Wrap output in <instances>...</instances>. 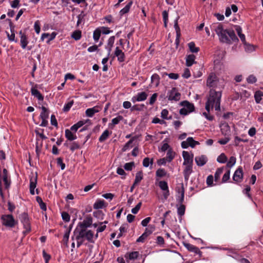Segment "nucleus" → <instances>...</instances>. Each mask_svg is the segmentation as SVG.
<instances>
[{"instance_id": "nucleus-1", "label": "nucleus", "mask_w": 263, "mask_h": 263, "mask_svg": "<svg viewBox=\"0 0 263 263\" xmlns=\"http://www.w3.org/2000/svg\"><path fill=\"white\" fill-rule=\"evenodd\" d=\"M210 28L212 31L215 32L219 41L221 43L231 44L238 41V39L234 30L225 28L221 23H213L211 25Z\"/></svg>"}, {"instance_id": "nucleus-2", "label": "nucleus", "mask_w": 263, "mask_h": 263, "mask_svg": "<svg viewBox=\"0 0 263 263\" xmlns=\"http://www.w3.org/2000/svg\"><path fill=\"white\" fill-rule=\"evenodd\" d=\"M221 98V91H216L213 89L210 90L205 104V109L207 112H210V110L213 108H215L216 110H220Z\"/></svg>"}, {"instance_id": "nucleus-3", "label": "nucleus", "mask_w": 263, "mask_h": 263, "mask_svg": "<svg viewBox=\"0 0 263 263\" xmlns=\"http://www.w3.org/2000/svg\"><path fill=\"white\" fill-rule=\"evenodd\" d=\"M79 237L82 238L84 240L86 239L89 242L94 243L98 237V234H94V233L90 230H81L79 232Z\"/></svg>"}, {"instance_id": "nucleus-4", "label": "nucleus", "mask_w": 263, "mask_h": 263, "mask_svg": "<svg viewBox=\"0 0 263 263\" xmlns=\"http://www.w3.org/2000/svg\"><path fill=\"white\" fill-rule=\"evenodd\" d=\"M181 105L183 107L179 111L181 115L185 116L194 110L195 107L193 104L187 101L182 102Z\"/></svg>"}, {"instance_id": "nucleus-5", "label": "nucleus", "mask_w": 263, "mask_h": 263, "mask_svg": "<svg viewBox=\"0 0 263 263\" xmlns=\"http://www.w3.org/2000/svg\"><path fill=\"white\" fill-rule=\"evenodd\" d=\"M2 222L3 225L12 228L15 224V221L11 215H4L1 217Z\"/></svg>"}, {"instance_id": "nucleus-6", "label": "nucleus", "mask_w": 263, "mask_h": 263, "mask_svg": "<svg viewBox=\"0 0 263 263\" xmlns=\"http://www.w3.org/2000/svg\"><path fill=\"white\" fill-rule=\"evenodd\" d=\"M20 219L24 226V228L25 229V231L24 233H26L30 232L31 227L28 214L26 213H22L20 216Z\"/></svg>"}, {"instance_id": "nucleus-7", "label": "nucleus", "mask_w": 263, "mask_h": 263, "mask_svg": "<svg viewBox=\"0 0 263 263\" xmlns=\"http://www.w3.org/2000/svg\"><path fill=\"white\" fill-rule=\"evenodd\" d=\"M206 85L209 87L217 88L219 85V81L215 74L211 73L208 77L206 81Z\"/></svg>"}, {"instance_id": "nucleus-8", "label": "nucleus", "mask_w": 263, "mask_h": 263, "mask_svg": "<svg viewBox=\"0 0 263 263\" xmlns=\"http://www.w3.org/2000/svg\"><path fill=\"white\" fill-rule=\"evenodd\" d=\"M199 144V142L195 141L192 137H189L186 141L181 142V147L182 148H187L189 146L194 148L196 145Z\"/></svg>"}, {"instance_id": "nucleus-9", "label": "nucleus", "mask_w": 263, "mask_h": 263, "mask_svg": "<svg viewBox=\"0 0 263 263\" xmlns=\"http://www.w3.org/2000/svg\"><path fill=\"white\" fill-rule=\"evenodd\" d=\"M180 93L175 88H172L168 93V99L170 101H178L180 99Z\"/></svg>"}, {"instance_id": "nucleus-10", "label": "nucleus", "mask_w": 263, "mask_h": 263, "mask_svg": "<svg viewBox=\"0 0 263 263\" xmlns=\"http://www.w3.org/2000/svg\"><path fill=\"white\" fill-rule=\"evenodd\" d=\"M159 187L163 191V196L166 199L170 195L167 183L165 181H160L158 183Z\"/></svg>"}, {"instance_id": "nucleus-11", "label": "nucleus", "mask_w": 263, "mask_h": 263, "mask_svg": "<svg viewBox=\"0 0 263 263\" xmlns=\"http://www.w3.org/2000/svg\"><path fill=\"white\" fill-rule=\"evenodd\" d=\"M182 157L184 159L183 165L193 164L194 155L187 151H183Z\"/></svg>"}, {"instance_id": "nucleus-12", "label": "nucleus", "mask_w": 263, "mask_h": 263, "mask_svg": "<svg viewBox=\"0 0 263 263\" xmlns=\"http://www.w3.org/2000/svg\"><path fill=\"white\" fill-rule=\"evenodd\" d=\"M37 179V177L36 174L35 175H33L30 178L29 190L30 193L31 195L35 194L34 189L36 188V186Z\"/></svg>"}, {"instance_id": "nucleus-13", "label": "nucleus", "mask_w": 263, "mask_h": 263, "mask_svg": "<svg viewBox=\"0 0 263 263\" xmlns=\"http://www.w3.org/2000/svg\"><path fill=\"white\" fill-rule=\"evenodd\" d=\"M147 97V95L145 92L138 93L136 96L132 98V101L135 103L136 102H140L145 101Z\"/></svg>"}, {"instance_id": "nucleus-14", "label": "nucleus", "mask_w": 263, "mask_h": 263, "mask_svg": "<svg viewBox=\"0 0 263 263\" xmlns=\"http://www.w3.org/2000/svg\"><path fill=\"white\" fill-rule=\"evenodd\" d=\"M243 178V171L241 167H238L234 172L233 179L236 182H240Z\"/></svg>"}, {"instance_id": "nucleus-15", "label": "nucleus", "mask_w": 263, "mask_h": 263, "mask_svg": "<svg viewBox=\"0 0 263 263\" xmlns=\"http://www.w3.org/2000/svg\"><path fill=\"white\" fill-rule=\"evenodd\" d=\"M92 219L90 217H87L83 221L78 223L81 230L86 229L87 228L90 227L92 224Z\"/></svg>"}, {"instance_id": "nucleus-16", "label": "nucleus", "mask_w": 263, "mask_h": 263, "mask_svg": "<svg viewBox=\"0 0 263 263\" xmlns=\"http://www.w3.org/2000/svg\"><path fill=\"white\" fill-rule=\"evenodd\" d=\"M183 165L184 166L183 170L184 179L187 181L190 175L193 172V164H186Z\"/></svg>"}, {"instance_id": "nucleus-17", "label": "nucleus", "mask_w": 263, "mask_h": 263, "mask_svg": "<svg viewBox=\"0 0 263 263\" xmlns=\"http://www.w3.org/2000/svg\"><path fill=\"white\" fill-rule=\"evenodd\" d=\"M19 34L20 35L21 46L23 49H25L29 43L28 37L22 30L19 32Z\"/></svg>"}, {"instance_id": "nucleus-18", "label": "nucleus", "mask_w": 263, "mask_h": 263, "mask_svg": "<svg viewBox=\"0 0 263 263\" xmlns=\"http://www.w3.org/2000/svg\"><path fill=\"white\" fill-rule=\"evenodd\" d=\"M195 162L198 166H203L208 161V158L205 155L197 156L195 158Z\"/></svg>"}, {"instance_id": "nucleus-19", "label": "nucleus", "mask_w": 263, "mask_h": 263, "mask_svg": "<svg viewBox=\"0 0 263 263\" xmlns=\"http://www.w3.org/2000/svg\"><path fill=\"white\" fill-rule=\"evenodd\" d=\"M184 246L189 251L194 252L195 254L201 255V252L199 248L196 246L189 243H185L184 244Z\"/></svg>"}, {"instance_id": "nucleus-20", "label": "nucleus", "mask_w": 263, "mask_h": 263, "mask_svg": "<svg viewBox=\"0 0 263 263\" xmlns=\"http://www.w3.org/2000/svg\"><path fill=\"white\" fill-rule=\"evenodd\" d=\"M115 55L117 57L118 60L120 62H122L125 60V55L122 51L119 49L118 47H117L115 51Z\"/></svg>"}, {"instance_id": "nucleus-21", "label": "nucleus", "mask_w": 263, "mask_h": 263, "mask_svg": "<svg viewBox=\"0 0 263 263\" xmlns=\"http://www.w3.org/2000/svg\"><path fill=\"white\" fill-rule=\"evenodd\" d=\"M99 107L97 106L88 108L85 111L86 115L88 117H92L96 113L99 112Z\"/></svg>"}, {"instance_id": "nucleus-22", "label": "nucleus", "mask_w": 263, "mask_h": 263, "mask_svg": "<svg viewBox=\"0 0 263 263\" xmlns=\"http://www.w3.org/2000/svg\"><path fill=\"white\" fill-rule=\"evenodd\" d=\"M235 29L242 43L246 45V37L245 34L242 33L241 28L239 26H235Z\"/></svg>"}, {"instance_id": "nucleus-23", "label": "nucleus", "mask_w": 263, "mask_h": 263, "mask_svg": "<svg viewBox=\"0 0 263 263\" xmlns=\"http://www.w3.org/2000/svg\"><path fill=\"white\" fill-rule=\"evenodd\" d=\"M137 138L136 136L133 137L122 147V151L123 152H126L129 148L133 147V142Z\"/></svg>"}, {"instance_id": "nucleus-24", "label": "nucleus", "mask_w": 263, "mask_h": 263, "mask_svg": "<svg viewBox=\"0 0 263 263\" xmlns=\"http://www.w3.org/2000/svg\"><path fill=\"white\" fill-rule=\"evenodd\" d=\"M65 137L69 141H73L77 138L75 133L68 129L65 130Z\"/></svg>"}, {"instance_id": "nucleus-25", "label": "nucleus", "mask_w": 263, "mask_h": 263, "mask_svg": "<svg viewBox=\"0 0 263 263\" xmlns=\"http://www.w3.org/2000/svg\"><path fill=\"white\" fill-rule=\"evenodd\" d=\"M115 36H110L108 41H107V45L106 46V49L108 50V54H110L111 51V48L114 45V42H115Z\"/></svg>"}, {"instance_id": "nucleus-26", "label": "nucleus", "mask_w": 263, "mask_h": 263, "mask_svg": "<svg viewBox=\"0 0 263 263\" xmlns=\"http://www.w3.org/2000/svg\"><path fill=\"white\" fill-rule=\"evenodd\" d=\"M56 36V34L54 32L52 33L51 34L47 33H44L42 34L41 39L43 41L45 38H48V41H47V43H48L50 42V41L53 40Z\"/></svg>"}, {"instance_id": "nucleus-27", "label": "nucleus", "mask_w": 263, "mask_h": 263, "mask_svg": "<svg viewBox=\"0 0 263 263\" xmlns=\"http://www.w3.org/2000/svg\"><path fill=\"white\" fill-rule=\"evenodd\" d=\"M123 119V117L122 116H118V117H117L116 118H115L114 119H112L111 120V122L109 123L108 124V126L111 128V129H113L114 128V127L115 125H117L118 124L120 121H121V120H122Z\"/></svg>"}, {"instance_id": "nucleus-28", "label": "nucleus", "mask_w": 263, "mask_h": 263, "mask_svg": "<svg viewBox=\"0 0 263 263\" xmlns=\"http://www.w3.org/2000/svg\"><path fill=\"white\" fill-rule=\"evenodd\" d=\"M195 56L194 54H190L186 58V65L187 66H191L195 62Z\"/></svg>"}, {"instance_id": "nucleus-29", "label": "nucleus", "mask_w": 263, "mask_h": 263, "mask_svg": "<svg viewBox=\"0 0 263 263\" xmlns=\"http://www.w3.org/2000/svg\"><path fill=\"white\" fill-rule=\"evenodd\" d=\"M139 255V253L138 252H132L130 253H127L125 255V258L126 260H133L136 259Z\"/></svg>"}, {"instance_id": "nucleus-30", "label": "nucleus", "mask_w": 263, "mask_h": 263, "mask_svg": "<svg viewBox=\"0 0 263 263\" xmlns=\"http://www.w3.org/2000/svg\"><path fill=\"white\" fill-rule=\"evenodd\" d=\"M111 134V132H109L107 129H106L99 137V141L100 142L105 141L109 137Z\"/></svg>"}, {"instance_id": "nucleus-31", "label": "nucleus", "mask_w": 263, "mask_h": 263, "mask_svg": "<svg viewBox=\"0 0 263 263\" xmlns=\"http://www.w3.org/2000/svg\"><path fill=\"white\" fill-rule=\"evenodd\" d=\"M143 178V173L142 171L138 172L136 174L135 179V184H138Z\"/></svg>"}, {"instance_id": "nucleus-32", "label": "nucleus", "mask_w": 263, "mask_h": 263, "mask_svg": "<svg viewBox=\"0 0 263 263\" xmlns=\"http://www.w3.org/2000/svg\"><path fill=\"white\" fill-rule=\"evenodd\" d=\"M170 140L168 138H165L162 141V145L160 148V151L162 152H165L166 150H168V149L171 148L170 147V145L168 143L169 142Z\"/></svg>"}, {"instance_id": "nucleus-33", "label": "nucleus", "mask_w": 263, "mask_h": 263, "mask_svg": "<svg viewBox=\"0 0 263 263\" xmlns=\"http://www.w3.org/2000/svg\"><path fill=\"white\" fill-rule=\"evenodd\" d=\"M263 97V92L260 90H257L255 91L254 93V99L256 103H260L262 97Z\"/></svg>"}, {"instance_id": "nucleus-34", "label": "nucleus", "mask_w": 263, "mask_h": 263, "mask_svg": "<svg viewBox=\"0 0 263 263\" xmlns=\"http://www.w3.org/2000/svg\"><path fill=\"white\" fill-rule=\"evenodd\" d=\"M42 111L40 114V117L41 119H48L49 117V110L45 107L42 106L41 107Z\"/></svg>"}, {"instance_id": "nucleus-35", "label": "nucleus", "mask_w": 263, "mask_h": 263, "mask_svg": "<svg viewBox=\"0 0 263 263\" xmlns=\"http://www.w3.org/2000/svg\"><path fill=\"white\" fill-rule=\"evenodd\" d=\"M221 130L222 134L226 136L230 132V126L227 124H223L221 126Z\"/></svg>"}, {"instance_id": "nucleus-36", "label": "nucleus", "mask_w": 263, "mask_h": 263, "mask_svg": "<svg viewBox=\"0 0 263 263\" xmlns=\"http://www.w3.org/2000/svg\"><path fill=\"white\" fill-rule=\"evenodd\" d=\"M105 201L103 200H97L93 204L95 209H102L104 206Z\"/></svg>"}, {"instance_id": "nucleus-37", "label": "nucleus", "mask_w": 263, "mask_h": 263, "mask_svg": "<svg viewBox=\"0 0 263 263\" xmlns=\"http://www.w3.org/2000/svg\"><path fill=\"white\" fill-rule=\"evenodd\" d=\"M31 91L32 95L33 96H34V97H35L36 98H37L38 99V100H43V97L42 96V95L41 94V93L39 92V91L38 90H37L36 89H35L34 88H32Z\"/></svg>"}, {"instance_id": "nucleus-38", "label": "nucleus", "mask_w": 263, "mask_h": 263, "mask_svg": "<svg viewBox=\"0 0 263 263\" xmlns=\"http://www.w3.org/2000/svg\"><path fill=\"white\" fill-rule=\"evenodd\" d=\"M133 4V2L131 1L129 2L128 3V4L122 9L120 10V13L121 15H123L126 13H127L132 5Z\"/></svg>"}, {"instance_id": "nucleus-39", "label": "nucleus", "mask_w": 263, "mask_h": 263, "mask_svg": "<svg viewBox=\"0 0 263 263\" xmlns=\"http://www.w3.org/2000/svg\"><path fill=\"white\" fill-rule=\"evenodd\" d=\"M101 33V30L100 28H97L93 33V39L97 42L99 41Z\"/></svg>"}, {"instance_id": "nucleus-40", "label": "nucleus", "mask_w": 263, "mask_h": 263, "mask_svg": "<svg viewBox=\"0 0 263 263\" xmlns=\"http://www.w3.org/2000/svg\"><path fill=\"white\" fill-rule=\"evenodd\" d=\"M175 153L173 151L172 148L168 149L166 154V159L168 162H171L175 157Z\"/></svg>"}, {"instance_id": "nucleus-41", "label": "nucleus", "mask_w": 263, "mask_h": 263, "mask_svg": "<svg viewBox=\"0 0 263 263\" xmlns=\"http://www.w3.org/2000/svg\"><path fill=\"white\" fill-rule=\"evenodd\" d=\"M154 230L155 227L153 225H149L147 228L145 229V231L143 234H145V236L147 237L154 232Z\"/></svg>"}, {"instance_id": "nucleus-42", "label": "nucleus", "mask_w": 263, "mask_h": 263, "mask_svg": "<svg viewBox=\"0 0 263 263\" xmlns=\"http://www.w3.org/2000/svg\"><path fill=\"white\" fill-rule=\"evenodd\" d=\"M189 48L190 51L193 53H197L199 51V48L196 47L195 44L194 42H190L188 44Z\"/></svg>"}, {"instance_id": "nucleus-43", "label": "nucleus", "mask_w": 263, "mask_h": 263, "mask_svg": "<svg viewBox=\"0 0 263 263\" xmlns=\"http://www.w3.org/2000/svg\"><path fill=\"white\" fill-rule=\"evenodd\" d=\"M36 200L39 204L40 208L44 211H46V204L43 201L42 198L39 196H37L36 197Z\"/></svg>"}, {"instance_id": "nucleus-44", "label": "nucleus", "mask_w": 263, "mask_h": 263, "mask_svg": "<svg viewBox=\"0 0 263 263\" xmlns=\"http://www.w3.org/2000/svg\"><path fill=\"white\" fill-rule=\"evenodd\" d=\"M223 167L218 168L216 170V171L215 173V175H214V178H215V181H217L220 179V176L222 174V173H223Z\"/></svg>"}, {"instance_id": "nucleus-45", "label": "nucleus", "mask_w": 263, "mask_h": 263, "mask_svg": "<svg viewBox=\"0 0 263 263\" xmlns=\"http://www.w3.org/2000/svg\"><path fill=\"white\" fill-rule=\"evenodd\" d=\"M217 161L220 163H224L227 161V157L224 153H221L217 158Z\"/></svg>"}, {"instance_id": "nucleus-46", "label": "nucleus", "mask_w": 263, "mask_h": 263, "mask_svg": "<svg viewBox=\"0 0 263 263\" xmlns=\"http://www.w3.org/2000/svg\"><path fill=\"white\" fill-rule=\"evenodd\" d=\"M185 206L183 204H180L177 208V213L180 217L182 216L185 213Z\"/></svg>"}, {"instance_id": "nucleus-47", "label": "nucleus", "mask_w": 263, "mask_h": 263, "mask_svg": "<svg viewBox=\"0 0 263 263\" xmlns=\"http://www.w3.org/2000/svg\"><path fill=\"white\" fill-rule=\"evenodd\" d=\"M71 37L75 40H79L81 37V32L79 30H76L72 32Z\"/></svg>"}, {"instance_id": "nucleus-48", "label": "nucleus", "mask_w": 263, "mask_h": 263, "mask_svg": "<svg viewBox=\"0 0 263 263\" xmlns=\"http://www.w3.org/2000/svg\"><path fill=\"white\" fill-rule=\"evenodd\" d=\"M153 163V159L150 160L148 157L145 158L143 160V165L145 167H148L150 164L152 165Z\"/></svg>"}, {"instance_id": "nucleus-49", "label": "nucleus", "mask_w": 263, "mask_h": 263, "mask_svg": "<svg viewBox=\"0 0 263 263\" xmlns=\"http://www.w3.org/2000/svg\"><path fill=\"white\" fill-rule=\"evenodd\" d=\"M168 111L166 109H163L161 112V117L163 119L169 120L171 119V117H168Z\"/></svg>"}, {"instance_id": "nucleus-50", "label": "nucleus", "mask_w": 263, "mask_h": 263, "mask_svg": "<svg viewBox=\"0 0 263 263\" xmlns=\"http://www.w3.org/2000/svg\"><path fill=\"white\" fill-rule=\"evenodd\" d=\"M61 216L63 221L66 222H68L70 221V216L69 214L66 212H63L61 213Z\"/></svg>"}, {"instance_id": "nucleus-51", "label": "nucleus", "mask_w": 263, "mask_h": 263, "mask_svg": "<svg viewBox=\"0 0 263 263\" xmlns=\"http://www.w3.org/2000/svg\"><path fill=\"white\" fill-rule=\"evenodd\" d=\"M156 175L157 177H163L166 175V172L164 169L159 168L156 171Z\"/></svg>"}, {"instance_id": "nucleus-52", "label": "nucleus", "mask_w": 263, "mask_h": 263, "mask_svg": "<svg viewBox=\"0 0 263 263\" xmlns=\"http://www.w3.org/2000/svg\"><path fill=\"white\" fill-rule=\"evenodd\" d=\"M127 229V224H122L120 229V233L118 235V237H120L122 236V234L126 232Z\"/></svg>"}, {"instance_id": "nucleus-53", "label": "nucleus", "mask_w": 263, "mask_h": 263, "mask_svg": "<svg viewBox=\"0 0 263 263\" xmlns=\"http://www.w3.org/2000/svg\"><path fill=\"white\" fill-rule=\"evenodd\" d=\"M176 191L177 193L179 195H182V193H183V195H184V186L182 183L179 184L176 188Z\"/></svg>"}, {"instance_id": "nucleus-54", "label": "nucleus", "mask_w": 263, "mask_h": 263, "mask_svg": "<svg viewBox=\"0 0 263 263\" xmlns=\"http://www.w3.org/2000/svg\"><path fill=\"white\" fill-rule=\"evenodd\" d=\"M236 163V158L234 157H231L229 161L227 163V166L229 167H232L235 165Z\"/></svg>"}, {"instance_id": "nucleus-55", "label": "nucleus", "mask_w": 263, "mask_h": 263, "mask_svg": "<svg viewBox=\"0 0 263 263\" xmlns=\"http://www.w3.org/2000/svg\"><path fill=\"white\" fill-rule=\"evenodd\" d=\"M69 148L72 152H73L75 150L80 148V145L76 142H72L71 143Z\"/></svg>"}, {"instance_id": "nucleus-56", "label": "nucleus", "mask_w": 263, "mask_h": 263, "mask_svg": "<svg viewBox=\"0 0 263 263\" xmlns=\"http://www.w3.org/2000/svg\"><path fill=\"white\" fill-rule=\"evenodd\" d=\"M248 83L253 84L257 81L256 78L253 74L250 75L247 79Z\"/></svg>"}, {"instance_id": "nucleus-57", "label": "nucleus", "mask_w": 263, "mask_h": 263, "mask_svg": "<svg viewBox=\"0 0 263 263\" xmlns=\"http://www.w3.org/2000/svg\"><path fill=\"white\" fill-rule=\"evenodd\" d=\"M6 34L7 35V37L10 41L17 42V40H15V33H11L10 34L9 32H6Z\"/></svg>"}, {"instance_id": "nucleus-58", "label": "nucleus", "mask_w": 263, "mask_h": 263, "mask_svg": "<svg viewBox=\"0 0 263 263\" xmlns=\"http://www.w3.org/2000/svg\"><path fill=\"white\" fill-rule=\"evenodd\" d=\"M152 82L154 83L156 86L159 84V76L157 74H153L151 77Z\"/></svg>"}, {"instance_id": "nucleus-59", "label": "nucleus", "mask_w": 263, "mask_h": 263, "mask_svg": "<svg viewBox=\"0 0 263 263\" xmlns=\"http://www.w3.org/2000/svg\"><path fill=\"white\" fill-rule=\"evenodd\" d=\"M73 104V101L68 102L67 103H66L64 105L63 110L64 111H68L70 109V108L72 107Z\"/></svg>"}, {"instance_id": "nucleus-60", "label": "nucleus", "mask_w": 263, "mask_h": 263, "mask_svg": "<svg viewBox=\"0 0 263 263\" xmlns=\"http://www.w3.org/2000/svg\"><path fill=\"white\" fill-rule=\"evenodd\" d=\"M230 171L228 170L222 177V182L224 183L230 179Z\"/></svg>"}, {"instance_id": "nucleus-61", "label": "nucleus", "mask_w": 263, "mask_h": 263, "mask_svg": "<svg viewBox=\"0 0 263 263\" xmlns=\"http://www.w3.org/2000/svg\"><path fill=\"white\" fill-rule=\"evenodd\" d=\"M134 166V162L126 163L124 165V168L126 171H131Z\"/></svg>"}, {"instance_id": "nucleus-62", "label": "nucleus", "mask_w": 263, "mask_h": 263, "mask_svg": "<svg viewBox=\"0 0 263 263\" xmlns=\"http://www.w3.org/2000/svg\"><path fill=\"white\" fill-rule=\"evenodd\" d=\"M34 28L37 34H39L40 32V23L39 21H36L35 22L34 24Z\"/></svg>"}, {"instance_id": "nucleus-63", "label": "nucleus", "mask_w": 263, "mask_h": 263, "mask_svg": "<svg viewBox=\"0 0 263 263\" xmlns=\"http://www.w3.org/2000/svg\"><path fill=\"white\" fill-rule=\"evenodd\" d=\"M141 205H142V203L141 202L138 203L134 208L132 209V213L134 214H137L138 212V211H139V210L141 206Z\"/></svg>"}, {"instance_id": "nucleus-64", "label": "nucleus", "mask_w": 263, "mask_h": 263, "mask_svg": "<svg viewBox=\"0 0 263 263\" xmlns=\"http://www.w3.org/2000/svg\"><path fill=\"white\" fill-rule=\"evenodd\" d=\"M57 164L61 166L62 170L65 169V164L63 162V159L61 157H59L57 159Z\"/></svg>"}]
</instances>
